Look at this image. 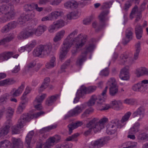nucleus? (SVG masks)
I'll list each match as a JSON object with an SVG mask.
<instances>
[{"instance_id":"nucleus-21","label":"nucleus","mask_w":148,"mask_h":148,"mask_svg":"<svg viewBox=\"0 0 148 148\" xmlns=\"http://www.w3.org/2000/svg\"><path fill=\"white\" fill-rule=\"evenodd\" d=\"M24 87V85L22 84L17 89L13 88L10 92V95L13 97H16L19 96L23 91Z\"/></svg>"},{"instance_id":"nucleus-11","label":"nucleus","mask_w":148,"mask_h":148,"mask_svg":"<svg viewBox=\"0 0 148 148\" xmlns=\"http://www.w3.org/2000/svg\"><path fill=\"white\" fill-rule=\"evenodd\" d=\"M104 101V99H102L100 95H92L89 101L87 102V104L88 106L94 105L96 102H97L99 106V104L102 102Z\"/></svg>"},{"instance_id":"nucleus-1","label":"nucleus","mask_w":148,"mask_h":148,"mask_svg":"<svg viewBox=\"0 0 148 148\" xmlns=\"http://www.w3.org/2000/svg\"><path fill=\"white\" fill-rule=\"evenodd\" d=\"M77 33V30H74L66 37L63 42L65 45H67L71 47L73 45L75 46L76 49L75 51H72L73 53H75L77 51V49L82 47L86 40V36L82 34H79L76 37L73 38Z\"/></svg>"},{"instance_id":"nucleus-64","label":"nucleus","mask_w":148,"mask_h":148,"mask_svg":"<svg viewBox=\"0 0 148 148\" xmlns=\"http://www.w3.org/2000/svg\"><path fill=\"white\" fill-rule=\"evenodd\" d=\"M109 71L108 68H106L101 71L100 72V75L101 76H106L108 75Z\"/></svg>"},{"instance_id":"nucleus-45","label":"nucleus","mask_w":148,"mask_h":148,"mask_svg":"<svg viewBox=\"0 0 148 148\" xmlns=\"http://www.w3.org/2000/svg\"><path fill=\"white\" fill-rule=\"evenodd\" d=\"M9 98V95L7 94H5L0 97V106L6 103Z\"/></svg>"},{"instance_id":"nucleus-17","label":"nucleus","mask_w":148,"mask_h":148,"mask_svg":"<svg viewBox=\"0 0 148 148\" xmlns=\"http://www.w3.org/2000/svg\"><path fill=\"white\" fill-rule=\"evenodd\" d=\"M136 16V18L135 20V22H136L138 21L142 18L141 12L138 10V7L135 6L132 9V11L130 15V18L132 19L134 16Z\"/></svg>"},{"instance_id":"nucleus-16","label":"nucleus","mask_w":148,"mask_h":148,"mask_svg":"<svg viewBox=\"0 0 148 148\" xmlns=\"http://www.w3.org/2000/svg\"><path fill=\"white\" fill-rule=\"evenodd\" d=\"M35 15V13L33 12L29 16H27L26 14H22L18 18L16 22L20 25H23L26 21H28L34 17Z\"/></svg>"},{"instance_id":"nucleus-47","label":"nucleus","mask_w":148,"mask_h":148,"mask_svg":"<svg viewBox=\"0 0 148 148\" xmlns=\"http://www.w3.org/2000/svg\"><path fill=\"white\" fill-rule=\"evenodd\" d=\"M46 96L45 94H42L37 96L34 101H36L38 103H41Z\"/></svg>"},{"instance_id":"nucleus-43","label":"nucleus","mask_w":148,"mask_h":148,"mask_svg":"<svg viewBox=\"0 0 148 148\" xmlns=\"http://www.w3.org/2000/svg\"><path fill=\"white\" fill-rule=\"evenodd\" d=\"M140 123L138 122H136L132 128L130 129V132L131 133L135 134L138 132Z\"/></svg>"},{"instance_id":"nucleus-28","label":"nucleus","mask_w":148,"mask_h":148,"mask_svg":"<svg viewBox=\"0 0 148 148\" xmlns=\"http://www.w3.org/2000/svg\"><path fill=\"white\" fill-rule=\"evenodd\" d=\"M34 5L35 4L34 3L25 5L24 6V10L26 12V15L29 16L32 12L35 13V12L33 11L34 7Z\"/></svg>"},{"instance_id":"nucleus-56","label":"nucleus","mask_w":148,"mask_h":148,"mask_svg":"<svg viewBox=\"0 0 148 148\" xmlns=\"http://www.w3.org/2000/svg\"><path fill=\"white\" fill-rule=\"evenodd\" d=\"M34 105L35 108L38 110H41L42 108L41 103H38L36 101H34Z\"/></svg>"},{"instance_id":"nucleus-41","label":"nucleus","mask_w":148,"mask_h":148,"mask_svg":"<svg viewBox=\"0 0 148 148\" xmlns=\"http://www.w3.org/2000/svg\"><path fill=\"white\" fill-rule=\"evenodd\" d=\"M11 145L10 141L5 140L0 142V148H9Z\"/></svg>"},{"instance_id":"nucleus-10","label":"nucleus","mask_w":148,"mask_h":148,"mask_svg":"<svg viewBox=\"0 0 148 148\" xmlns=\"http://www.w3.org/2000/svg\"><path fill=\"white\" fill-rule=\"evenodd\" d=\"M106 143L105 138H101L95 141H92L89 145L90 148H99L102 147Z\"/></svg>"},{"instance_id":"nucleus-32","label":"nucleus","mask_w":148,"mask_h":148,"mask_svg":"<svg viewBox=\"0 0 148 148\" xmlns=\"http://www.w3.org/2000/svg\"><path fill=\"white\" fill-rule=\"evenodd\" d=\"M109 13V12L108 10L102 12L101 13L98 17L99 19L101 22L104 23L108 20V18L107 16Z\"/></svg>"},{"instance_id":"nucleus-35","label":"nucleus","mask_w":148,"mask_h":148,"mask_svg":"<svg viewBox=\"0 0 148 148\" xmlns=\"http://www.w3.org/2000/svg\"><path fill=\"white\" fill-rule=\"evenodd\" d=\"M36 63L35 62H31L27 64L25 67V70L26 72L29 74L33 72V68L35 66Z\"/></svg>"},{"instance_id":"nucleus-9","label":"nucleus","mask_w":148,"mask_h":148,"mask_svg":"<svg viewBox=\"0 0 148 148\" xmlns=\"http://www.w3.org/2000/svg\"><path fill=\"white\" fill-rule=\"evenodd\" d=\"M94 118L97 119L98 120L94 123V125L95 127V130L100 132L102 129L105 126V124L108 121V119L104 117L101 119L100 120L98 118Z\"/></svg>"},{"instance_id":"nucleus-37","label":"nucleus","mask_w":148,"mask_h":148,"mask_svg":"<svg viewBox=\"0 0 148 148\" xmlns=\"http://www.w3.org/2000/svg\"><path fill=\"white\" fill-rule=\"evenodd\" d=\"M79 16V14L77 11L69 12L67 14V18L69 20L77 18Z\"/></svg>"},{"instance_id":"nucleus-36","label":"nucleus","mask_w":148,"mask_h":148,"mask_svg":"<svg viewBox=\"0 0 148 148\" xmlns=\"http://www.w3.org/2000/svg\"><path fill=\"white\" fill-rule=\"evenodd\" d=\"M14 34H9L5 38L0 40V45L4 44L7 42H8L11 41L14 38Z\"/></svg>"},{"instance_id":"nucleus-4","label":"nucleus","mask_w":148,"mask_h":148,"mask_svg":"<svg viewBox=\"0 0 148 148\" xmlns=\"http://www.w3.org/2000/svg\"><path fill=\"white\" fill-rule=\"evenodd\" d=\"M52 49V46L51 43L44 45H40L34 49L33 54L35 56H39L41 55L47 56L51 53Z\"/></svg>"},{"instance_id":"nucleus-12","label":"nucleus","mask_w":148,"mask_h":148,"mask_svg":"<svg viewBox=\"0 0 148 148\" xmlns=\"http://www.w3.org/2000/svg\"><path fill=\"white\" fill-rule=\"evenodd\" d=\"M98 120L97 119L93 118L87 124L86 127L88 128V130L86 131L84 134L85 135L87 136L90 134V132L93 131L95 133H96L99 132L98 131H96L95 130V127L94 125V123L95 122Z\"/></svg>"},{"instance_id":"nucleus-8","label":"nucleus","mask_w":148,"mask_h":148,"mask_svg":"<svg viewBox=\"0 0 148 148\" xmlns=\"http://www.w3.org/2000/svg\"><path fill=\"white\" fill-rule=\"evenodd\" d=\"M139 52V51H135L133 58L132 60L131 59L132 57L131 53H127L121 54L120 56V64H124L128 60H130L131 62L137 60L138 58Z\"/></svg>"},{"instance_id":"nucleus-50","label":"nucleus","mask_w":148,"mask_h":148,"mask_svg":"<svg viewBox=\"0 0 148 148\" xmlns=\"http://www.w3.org/2000/svg\"><path fill=\"white\" fill-rule=\"evenodd\" d=\"M136 100L133 99H127L123 101L125 104L129 105H133L136 102Z\"/></svg>"},{"instance_id":"nucleus-57","label":"nucleus","mask_w":148,"mask_h":148,"mask_svg":"<svg viewBox=\"0 0 148 148\" xmlns=\"http://www.w3.org/2000/svg\"><path fill=\"white\" fill-rule=\"evenodd\" d=\"M50 138L54 143H57L59 142L60 140L61 137L59 136L56 135L50 137Z\"/></svg>"},{"instance_id":"nucleus-20","label":"nucleus","mask_w":148,"mask_h":148,"mask_svg":"<svg viewBox=\"0 0 148 148\" xmlns=\"http://www.w3.org/2000/svg\"><path fill=\"white\" fill-rule=\"evenodd\" d=\"M10 120L6 121L5 126L3 127L0 130V137L4 136L7 135L9 132L10 128L12 124V122Z\"/></svg>"},{"instance_id":"nucleus-62","label":"nucleus","mask_w":148,"mask_h":148,"mask_svg":"<svg viewBox=\"0 0 148 148\" xmlns=\"http://www.w3.org/2000/svg\"><path fill=\"white\" fill-rule=\"evenodd\" d=\"M137 138L139 140L146 141L145 133H143L140 134L138 135Z\"/></svg>"},{"instance_id":"nucleus-18","label":"nucleus","mask_w":148,"mask_h":148,"mask_svg":"<svg viewBox=\"0 0 148 148\" xmlns=\"http://www.w3.org/2000/svg\"><path fill=\"white\" fill-rule=\"evenodd\" d=\"M145 112V108L144 106H140L133 113L132 116L133 117H135L139 116L140 118L138 119V120L140 121L144 116Z\"/></svg>"},{"instance_id":"nucleus-26","label":"nucleus","mask_w":148,"mask_h":148,"mask_svg":"<svg viewBox=\"0 0 148 148\" xmlns=\"http://www.w3.org/2000/svg\"><path fill=\"white\" fill-rule=\"evenodd\" d=\"M52 21L57 19L59 17L62 16L64 13L61 11L55 10L49 14Z\"/></svg>"},{"instance_id":"nucleus-40","label":"nucleus","mask_w":148,"mask_h":148,"mask_svg":"<svg viewBox=\"0 0 148 148\" xmlns=\"http://www.w3.org/2000/svg\"><path fill=\"white\" fill-rule=\"evenodd\" d=\"M57 29L61 28L65 25V22L62 19L57 20L53 22Z\"/></svg>"},{"instance_id":"nucleus-63","label":"nucleus","mask_w":148,"mask_h":148,"mask_svg":"<svg viewBox=\"0 0 148 148\" xmlns=\"http://www.w3.org/2000/svg\"><path fill=\"white\" fill-rule=\"evenodd\" d=\"M70 1L71 5V9L77 8L78 5V3L74 0H71Z\"/></svg>"},{"instance_id":"nucleus-7","label":"nucleus","mask_w":148,"mask_h":148,"mask_svg":"<svg viewBox=\"0 0 148 148\" xmlns=\"http://www.w3.org/2000/svg\"><path fill=\"white\" fill-rule=\"evenodd\" d=\"M86 107V103L82 104L80 106H77L69 112L68 114L65 115V119H66L70 116H76L79 115Z\"/></svg>"},{"instance_id":"nucleus-34","label":"nucleus","mask_w":148,"mask_h":148,"mask_svg":"<svg viewBox=\"0 0 148 148\" xmlns=\"http://www.w3.org/2000/svg\"><path fill=\"white\" fill-rule=\"evenodd\" d=\"M27 105L26 102L22 101L20 103L17 108L16 111V113L18 114H21L25 109Z\"/></svg>"},{"instance_id":"nucleus-46","label":"nucleus","mask_w":148,"mask_h":148,"mask_svg":"<svg viewBox=\"0 0 148 148\" xmlns=\"http://www.w3.org/2000/svg\"><path fill=\"white\" fill-rule=\"evenodd\" d=\"M106 84L107 86H109L110 87L117 86L116 79L113 77L110 78Z\"/></svg>"},{"instance_id":"nucleus-6","label":"nucleus","mask_w":148,"mask_h":148,"mask_svg":"<svg viewBox=\"0 0 148 148\" xmlns=\"http://www.w3.org/2000/svg\"><path fill=\"white\" fill-rule=\"evenodd\" d=\"M148 88V80L145 79L134 84L132 86V90L135 91L143 92Z\"/></svg>"},{"instance_id":"nucleus-38","label":"nucleus","mask_w":148,"mask_h":148,"mask_svg":"<svg viewBox=\"0 0 148 148\" xmlns=\"http://www.w3.org/2000/svg\"><path fill=\"white\" fill-rule=\"evenodd\" d=\"M57 99L56 96L53 95L49 97L46 101V104L48 106L52 105Z\"/></svg>"},{"instance_id":"nucleus-30","label":"nucleus","mask_w":148,"mask_h":148,"mask_svg":"<svg viewBox=\"0 0 148 148\" xmlns=\"http://www.w3.org/2000/svg\"><path fill=\"white\" fill-rule=\"evenodd\" d=\"M14 112V109L10 107H8L6 110L7 121L10 120L11 121V119L12 117Z\"/></svg>"},{"instance_id":"nucleus-44","label":"nucleus","mask_w":148,"mask_h":148,"mask_svg":"<svg viewBox=\"0 0 148 148\" xmlns=\"http://www.w3.org/2000/svg\"><path fill=\"white\" fill-rule=\"evenodd\" d=\"M54 145L53 141L49 138L44 144L43 148H51L54 146Z\"/></svg>"},{"instance_id":"nucleus-39","label":"nucleus","mask_w":148,"mask_h":148,"mask_svg":"<svg viewBox=\"0 0 148 148\" xmlns=\"http://www.w3.org/2000/svg\"><path fill=\"white\" fill-rule=\"evenodd\" d=\"M118 90V87L117 86L110 87L109 90L110 95L111 96H115L117 93Z\"/></svg>"},{"instance_id":"nucleus-3","label":"nucleus","mask_w":148,"mask_h":148,"mask_svg":"<svg viewBox=\"0 0 148 148\" xmlns=\"http://www.w3.org/2000/svg\"><path fill=\"white\" fill-rule=\"evenodd\" d=\"M44 112L40 111L37 113L33 114L31 115L24 114L22 115L18 120L16 125H14L12 127V133L13 134H18L20 132V129L23 127L26 121H29L31 119L37 118L40 116L44 114Z\"/></svg>"},{"instance_id":"nucleus-48","label":"nucleus","mask_w":148,"mask_h":148,"mask_svg":"<svg viewBox=\"0 0 148 148\" xmlns=\"http://www.w3.org/2000/svg\"><path fill=\"white\" fill-rule=\"evenodd\" d=\"M31 89L29 86H27L25 89L24 92L23 93L22 96L21 97V99L23 101L25 99L26 95L29 94L31 91Z\"/></svg>"},{"instance_id":"nucleus-19","label":"nucleus","mask_w":148,"mask_h":148,"mask_svg":"<svg viewBox=\"0 0 148 148\" xmlns=\"http://www.w3.org/2000/svg\"><path fill=\"white\" fill-rule=\"evenodd\" d=\"M46 26L44 25H39L37 28L32 29L33 35L39 36L42 34L47 29Z\"/></svg>"},{"instance_id":"nucleus-29","label":"nucleus","mask_w":148,"mask_h":148,"mask_svg":"<svg viewBox=\"0 0 148 148\" xmlns=\"http://www.w3.org/2000/svg\"><path fill=\"white\" fill-rule=\"evenodd\" d=\"M66 34V31L64 29H62L58 32L54 37L55 41H60L62 39Z\"/></svg>"},{"instance_id":"nucleus-25","label":"nucleus","mask_w":148,"mask_h":148,"mask_svg":"<svg viewBox=\"0 0 148 148\" xmlns=\"http://www.w3.org/2000/svg\"><path fill=\"white\" fill-rule=\"evenodd\" d=\"M34 134V132L31 131L27 134L26 137L25 143L27 148H32L31 142Z\"/></svg>"},{"instance_id":"nucleus-61","label":"nucleus","mask_w":148,"mask_h":148,"mask_svg":"<svg viewBox=\"0 0 148 148\" xmlns=\"http://www.w3.org/2000/svg\"><path fill=\"white\" fill-rule=\"evenodd\" d=\"M112 4V2L111 1L105 2L103 5L102 8L103 9L109 8Z\"/></svg>"},{"instance_id":"nucleus-24","label":"nucleus","mask_w":148,"mask_h":148,"mask_svg":"<svg viewBox=\"0 0 148 148\" xmlns=\"http://www.w3.org/2000/svg\"><path fill=\"white\" fill-rule=\"evenodd\" d=\"M12 141L13 148H23V143L20 139L12 138Z\"/></svg>"},{"instance_id":"nucleus-33","label":"nucleus","mask_w":148,"mask_h":148,"mask_svg":"<svg viewBox=\"0 0 148 148\" xmlns=\"http://www.w3.org/2000/svg\"><path fill=\"white\" fill-rule=\"evenodd\" d=\"M50 82V79L49 77H46L45 78L44 80L39 88L38 91L39 92L43 91L45 89L47 88L49 85Z\"/></svg>"},{"instance_id":"nucleus-58","label":"nucleus","mask_w":148,"mask_h":148,"mask_svg":"<svg viewBox=\"0 0 148 148\" xmlns=\"http://www.w3.org/2000/svg\"><path fill=\"white\" fill-rule=\"evenodd\" d=\"M62 0H51L49 4L52 6H57L61 2Z\"/></svg>"},{"instance_id":"nucleus-54","label":"nucleus","mask_w":148,"mask_h":148,"mask_svg":"<svg viewBox=\"0 0 148 148\" xmlns=\"http://www.w3.org/2000/svg\"><path fill=\"white\" fill-rule=\"evenodd\" d=\"M57 28L55 25L54 23H53L52 24L50 25L48 28V32L51 33H53L54 32L55 30Z\"/></svg>"},{"instance_id":"nucleus-31","label":"nucleus","mask_w":148,"mask_h":148,"mask_svg":"<svg viewBox=\"0 0 148 148\" xmlns=\"http://www.w3.org/2000/svg\"><path fill=\"white\" fill-rule=\"evenodd\" d=\"M122 104V102L119 100H114L110 104L111 107L116 110L120 109Z\"/></svg>"},{"instance_id":"nucleus-13","label":"nucleus","mask_w":148,"mask_h":148,"mask_svg":"<svg viewBox=\"0 0 148 148\" xmlns=\"http://www.w3.org/2000/svg\"><path fill=\"white\" fill-rule=\"evenodd\" d=\"M6 74L4 73H0V79L5 78ZM16 81L13 79H8L0 81V86H6L15 83Z\"/></svg>"},{"instance_id":"nucleus-14","label":"nucleus","mask_w":148,"mask_h":148,"mask_svg":"<svg viewBox=\"0 0 148 148\" xmlns=\"http://www.w3.org/2000/svg\"><path fill=\"white\" fill-rule=\"evenodd\" d=\"M119 77L122 80L125 81L129 80L130 78V74L128 66H125L121 69Z\"/></svg>"},{"instance_id":"nucleus-51","label":"nucleus","mask_w":148,"mask_h":148,"mask_svg":"<svg viewBox=\"0 0 148 148\" xmlns=\"http://www.w3.org/2000/svg\"><path fill=\"white\" fill-rule=\"evenodd\" d=\"M125 35L127 38L132 39V32L131 29L128 28L126 31Z\"/></svg>"},{"instance_id":"nucleus-55","label":"nucleus","mask_w":148,"mask_h":148,"mask_svg":"<svg viewBox=\"0 0 148 148\" xmlns=\"http://www.w3.org/2000/svg\"><path fill=\"white\" fill-rule=\"evenodd\" d=\"M5 57V60H7L11 57L14 53L13 52H8L3 53Z\"/></svg>"},{"instance_id":"nucleus-5","label":"nucleus","mask_w":148,"mask_h":148,"mask_svg":"<svg viewBox=\"0 0 148 148\" xmlns=\"http://www.w3.org/2000/svg\"><path fill=\"white\" fill-rule=\"evenodd\" d=\"M94 45L92 44L87 45L82 51L80 56L78 58L76 62V65L78 66L82 65L86 60L87 54L92 51L94 49Z\"/></svg>"},{"instance_id":"nucleus-27","label":"nucleus","mask_w":148,"mask_h":148,"mask_svg":"<svg viewBox=\"0 0 148 148\" xmlns=\"http://www.w3.org/2000/svg\"><path fill=\"white\" fill-rule=\"evenodd\" d=\"M83 124V122L80 121H77L75 123H72L68 125L69 129V134H70L72 132V131L75 129L81 126Z\"/></svg>"},{"instance_id":"nucleus-42","label":"nucleus","mask_w":148,"mask_h":148,"mask_svg":"<svg viewBox=\"0 0 148 148\" xmlns=\"http://www.w3.org/2000/svg\"><path fill=\"white\" fill-rule=\"evenodd\" d=\"M94 109L92 108H90L86 109L81 114V117L82 118H84L88 116L89 115L92 113Z\"/></svg>"},{"instance_id":"nucleus-22","label":"nucleus","mask_w":148,"mask_h":148,"mask_svg":"<svg viewBox=\"0 0 148 148\" xmlns=\"http://www.w3.org/2000/svg\"><path fill=\"white\" fill-rule=\"evenodd\" d=\"M33 35L32 29L28 31H24L21 32L18 35V38L20 40L26 39Z\"/></svg>"},{"instance_id":"nucleus-2","label":"nucleus","mask_w":148,"mask_h":148,"mask_svg":"<svg viewBox=\"0 0 148 148\" xmlns=\"http://www.w3.org/2000/svg\"><path fill=\"white\" fill-rule=\"evenodd\" d=\"M131 114L130 112H127L123 116L120 121L118 119H115L112 120L107 126L106 132L108 134H114L116 131L117 129H121L124 127L126 123Z\"/></svg>"},{"instance_id":"nucleus-53","label":"nucleus","mask_w":148,"mask_h":148,"mask_svg":"<svg viewBox=\"0 0 148 148\" xmlns=\"http://www.w3.org/2000/svg\"><path fill=\"white\" fill-rule=\"evenodd\" d=\"M36 44V42L35 40H33L27 45H26V47L29 50L33 48L34 47Z\"/></svg>"},{"instance_id":"nucleus-23","label":"nucleus","mask_w":148,"mask_h":148,"mask_svg":"<svg viewBox=\"0 0 148 148\" xmlns=\"http://www.w3.org/2000/svg\"><path fill=\"white\" fill-rule=\"evenodd\" d=\"M135 73L138 77L148 75V70L145 67H141L136 69Z\"/></svg>"},{"instance_id":"nucleus-59","label":"nucleus","mask_w":148,"mask_h":148,"mask_svg":"<svg viewBox=\"0 0 148 148\" xmlns=\"http://www.w3.org/2000/svg\"><path fill=\"white\" fill-rule=\"evenodd\" d=\"M92 26L95 29V30L96 32L100 30L102 27V26L98 25V23L96 22H95L92 23Z\"/></svg>"},{"instance_id":"nucleus-52","label":"nucleus","mask_w":148,"mask_h":148,"mask_svg":"<svg viewBox=\"0 0 148 148\" xmlns=\"http://www.w3.org/2000/svg\"><path fill=\"white\" fill-rule=\"evenodd\" d=\"M137 143L135 142H128L125 143V145L127 144L128 148H136Z\"/></svg>"},{"instance_id":"nucleus-15","label":"nucleus","mask_w":148,"mask_h":148,"mask_svg":"<svg viewBox=\"0 0 148 148\" xmlns=\"http://www.w3.org/2000/svg\"><path fill=\"white\" fill-rule=\"evenodd\" d=\"M71 47L67 45H64L63 43L61 46L60 50V59L62 60L66 58L67 53Z\"/></svg>"},{"instance_id":"nucleus-49","label":"nucleus","mask_w":148,"mask_h":148,"mask_svg":"<svg viewBox=\"0 0 148 148\" xmlns=\"http://www.w3.org/2000/svg\"><path fill=\"white\" fill-rule=\"evenodd\" d=\"M102 102L101 104H99V110H107L110 108H111L109 104L103 103Z\"/></svg>"},{"instance_id":"nucleus-60","label":"nucleus","mask_w":148,"mask_h":148,"mask_svg":"<svg viewBox=\"0 0 148 148\" xmlns=\"http://www.w3.org/2000/svg\"><path fill=\"white\" fill-rule=\"evenodd\" d=\"M17 23L16 22L13 21L9 23L7 25L10 30L15 28L17 25Z\"/></svg>"}]
</instances>
